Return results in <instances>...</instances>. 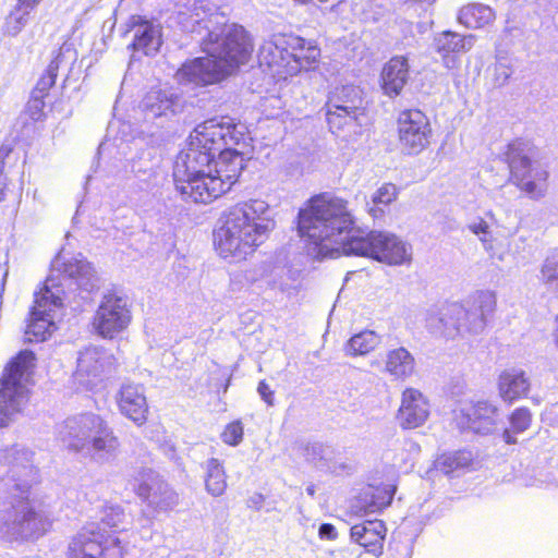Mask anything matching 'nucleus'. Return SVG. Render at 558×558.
I'll return each instance as SVG.
<instances>
[{
    "instance_id": "f257e3e1",
    "label": "nucleus",
    "mask_w": 558,
    "mask_h": 558,
    "mask_svg": "<svg viewBox=\"0 0 558 558\" xmlns=\"http://www.w3.org/2000/svg\"><path fill=\"white\" fill-rule=\"evenodd\" d=\"M347 203L338 197L322 194L313 197L299 213L298 229L325 257L341 254L368 256L389 265H400L411 259L410 246L393 234L372 231L363 234L354 229Z\"/></svg>"
},
{
    "instance_id": "f03ea898",
    "label": "nucleus",
    "mask_w": 558,
    "mask_h": 558,
    "mask_svg": "<svg viewBox=\"0 0 558 558\" xmlns=\"http://www.w3.org/2000/svg\"><path fill=\"white\" fill-rule=\"evenodd\" d=\"M33 453L19 446L0 450V492L5 500L0 506V535L10 538H37L50 527V522L35 510L28 499L36 480Z\"/></svg>"
},
{
    "instance_id": "7ed1b4c3",
    "label": "nucleus",
    "mask_w": 558,
    "mask_h": 558,
    "mask_svg": "<svg viewBox=\"0 0 558 558\" xmlns=\"http://www.w3.org/2000/svg\"><path fill=\"white\" fill-rule=\"evenodd\" d=\"M202 22L207 31L202 49L207 57L185 62L177 72L181 83L202 86L218 83L246 63L252 54L253 45L243 26L227 24L219 13H211Z\"/></svg>"
},
{
    "instance_id": "20e7f679",
    "label": "nucleus",
    "mask_w": 558,
    "mask_h": 558,
    "mask_svg": "<svg viewBox=\"0 0 558 558\" xmlns=\"http://www.w3.org/2000/svg\"><path fill=\"white\" fill-rule=\"evenodd\" d=\"M269 205L251 199L230 207L214 232V244L223 258L245 259L263 244L275 228Z\"/></svg>"
},
{
    "instance_id": "39448f33",
    "label": "nucleus",
    "mask_w": 558,
    "mask_h": 558,
    "mask_svg": "<svg viewBox=\"0 0 558 558\" xmlns=\"http://www.w3.org/2000/svg\"><path fill=\"white\" fill-rule=\"evenodd\" d=\"M496 307V296L490 291H478L465 304L457 302L432 306L425 313V327L438 337L453 339L465 333L484 330L487 317Z\"/></svg>"
},
{
    "instance_id": "423d86ee",
    "label": "nucleus",
    "mask_w": 558,
    "mask_h": 558,
    "mask_svg": "<svg viewBox=\"0 0 558 558\" xmlns=\"http://www.w3.org/2000/svg\"><path fill=\"white\" fill-rule=\"evenodd\" d=\"M58 433L70 451L88 456L97 462H109L118 454L119 440L98 414L88 412L68 417Z\"/></svg>"
},
{
    "instance_id": "0eeeda50",
    "label": "nucleus",
    "mask_w": 558,
    "mask_h": 558,
    "mask_svg": "<svg viewBox=\"0 0 558 558\" xmlns=\"http://www.w3.org/2000/svg\"><path fill=\"white\" fill-rule=\"evenodd\" d=\"M234 126L208 120L198 124L189 137V146L177 157L173 180L186 181L192 175L211 170V161L225 145L234 141Z\"/></svg>"
},
{
    "instance_id": "6e6552de",
    "label": "nucleus",
    "mask_w": 558,
    "mask_h": 558,
    "mask_svg": "<svg viewBox=\"0 0 558 558\" xmlns=\"http://www.w3.org/2000/svg\"><path fill=\"white\" fill-rule=\"evenodd\" d=\"M35 355L21 351L4 367L0 378V427H5L28 402L27 381Z\"/></svg>"
},
{
    "instance_id": "1a4fd4ad",
    "label": "nucleus",
    "mask_w": 558,
    "mask_h": 558,
    "mask_svg": "<svg viewBox=\"0 0 558 558\" xmlns=\"http://www.w3.org/2000/svg\"><path fill=\"white\" fill-rule=\"evenodd\" d=\"M510 180L531 198L539 199L547 191V170L536 160L534 148L525 142L515 141L506 153Z\"/></svg>"
},
{
    "instance_id": "9d476101",
    "label": "nucleus",
    "mask_w": 558,
    "mask_h": 558,
    "mask_svg": "<svg viewBox=\"0 0 558 558\" xmlns=\"http://www.w3.org/2000/svg\"><path fill=\"white\" fill-rule=\"evenodd\" d=\"M62 295L63 290L57 280L49 276L44 288L35 293V304L25 330L27 341H45L51 335L54 329V313L62 306Z\"/></svg>"
},
{
    "instance_id": "9b49d317",
    "label": "nucleus",
    "mask_w": 558,
    "mask_h": 558,
    "mask_svg": "<svg viewBox=\"0 0 558 558\" xmlns=\"http://www.w3.org/2000/svg\"><path fill=\"white\" fill-rule=\"evenodd\" d=\"M120 539L106 533L99 524L83 526L68 546V558H123Z\"/></svg>"
},
{
    "instance_id": "f8f14e48",
    "label": "nucleus",
    "mask_w": 558,
    "mask_h": 558,
    "mask_svg": "<svg viewBox=\"0 0 558 558\" xmlns=\"http://www.w3.org/2000/svg\"><path fill=\"white\" fill-rule=\"evenodd\" d=\"M131 318L128 300L123 296L108 293L102 296L92 325L98 336L112 339L129 326Z\"/></svg>"
},
{
    "instance_id": "ddd939ff",
    "label": "nucleus",
    "mask_w": 558,
    "mask_h": 558,
    "mask_svg": "<svg viewBox=\"0 0 558 558\" xmlns=\"http://www.w3.org/2000/svg\"><path fill=\"white\" fill-rule=\"evenodd\" d=\"M398 135L402 153L417 155L428 145L432 126L427 116L418 109H408L398 117Z\"/></svg>"
},
{
    "instance_id": "4468645a",
    "label": "nucleus",
    "mask_w": 558,
    "mask_h": 558,
    "mask_svg": "<svg viewBox=\"0 0 558 558\" xmlns=\"http://www.w3.org/2000/svg\"><path fill=\"white\" fill-rule=\"evenodd\" d=\"M116 359L107 350L99 347H88L78 352L75 380L92 389L101 377L112 371Z\"/></svg>"
},
{
    "instance_id": "2eb2a0df",
    "label": "nucleus",
    "mask_w": 558,
    "mask_h": 558,
    "mask_svg": "<svg viewBox=\"0 0 558 558\" xmlns=\"http://www.w3.org/2000/svg\"><path fill=\"white\" fill-rule=\"evenodd\" d=\"M361 89L354 85L337 87L327 101V122L330 129H341L356 119L362 108Z\"/></svg>"
},
{
    "instance_id": "dca6fc26",
    "label": "nucleus",
    "mask_w": 558,
    "mask_h": 558,
    "mask_svg": "<svg viewBox=\"0 0 558 558\" xmlns=\"http://www.w3.org/2000/svg\"><path fill=\"white\" fill-rule=\"evenodd\" d=\"M137 481V495L153 509L168 511L178 505L179 495L155 471L142 470Z\"/></svg>"
},
{
    "instance_id": "f3484780",
    "label": "nucleus",
    "mask_w": 558,
    "mask_h": 558,
    "mask_svg": "<svg viewBox=\"0 0 558 558\" xmlns=\"http://www.w3.org/2000/svg\"><path fill=\"white\" fill-rule=\"evenodd\" d=\"M186 101L173 87L150 89L142 100V110L146 120H171L185 108Z\"/></svg>"
},
{
    "instance_id": "a211bd4d",
    "label": "nucleus",
    "mask_w": 558,
    "mask_h": 558,
    "mask_svg": "<svg viewBox=\"0 0 558 558\" xmlns=\"http://www.w3.org/2000/svg\"><path fill=\"white\" fill-rule=\"evenodd\" d=\"M54 270L73 280L76 289L90 294L100 288V279L93 265L81 254L64 258L59 255L52 263Z\"/></svg>"
},
{
    "instance_id": "6ab92c4d",
    "label": "nucleus",
    "mask_w": 558,
    "mask_h": 558,
    "mask_svg": "<svg viewBox=\"0 0 558 558\" xmlns=\"http://www.w3.org/2000/svg\"><path fill=\"white\" fill-rule=\"evenodd\" d=\"M177 191L193 203L207 204L228 192V186L221 185L211 173V170L204 174L192 175L186 181H174Z\"/></svg>"
},
{
    "instance_id": "aec40b11",
    "label": "nucleus",
    "mask_w": 558,
    "mask_h": 558,
    "mask_svg": "<svg viewBox=\"0 0 558 558\" xmlns=\"http://www.w3.org/2000/svg\"><path fill=\"white\" fill-rule=\"evenodd\" d=\"M429 416V403L425 396L415 388H407L401 395V404L397 421L403 429L417 428Z\"/></svg>"
},
{
    "instance_id": "412c9836",
    "label": "nucleus",
    "mask_w": 558,
    "mask_h": 558,
    "mask_svg": "<svg viewBox=\"0 0 558 558\" xmlns=\"http://www.w3.org/2000/svg\"><path fill=\"white\" fill-rule=\"evenodd\" d=\"M498 408L494 403L480 400L472 401L461 409L465 427L476 434H490L497 425Z\"/></svg>"
},
{
    "instance_id": "4be33fe9",
    "label": "nucleus",
    "mask_w": 558,
    "mask_h": 558,
    "mask_svg": "<svg viewBox=\"0 0 558 558\" xmlns=\"http://www.w3.org/2000/svg\"><path fill=\"white\" fill-rule=\"evenodd\" d=\"M120 412L136 425H143L147 420L148 404L144 387L134 384H124L118 395Z\"/></svg>"
},
{
    "instance_id": "5701e85b",
    "label": "nucleus",
    "mask_w": 558,
    "mask_h": 558,
    "mask_svg": "<svg viewBox=\"0 0 558 558\" xmlns=\"http://www.w3.org/2000/svg\"><path fill=\"white\" fill-rule=\"evenodd\" d=\"M132 23L134 39L131 47L134 50L143 51L146 56L156 54L162 44L160 26L144 20L140 15L132 16Z\"/></svg>"
},
{
    "instance_id": "b1692460",
    "label": "nucleus",
    "mask_w": 558,
    "mask_h": 558,
    "mask_svg": "<svg viewBox=\"0 0 558 558\" xmlns=\"http://www.w3.org/2000/svg\"><path fill=\"white\" fill-rule=\"evenodd\" d=\"M497 386L501 400L511 404L527 396L531 383L524 371L508 368L498 376Z\"/></svg>"
},
{
    "instance_id": "393cba45",
    "label": "nucleus",
    "mask_w": 558,
    "mask_h": 558,
    "mask_svg": "<svg viewBox=\"0 0 558 558\" xmlns=\"http://www.w3.org/2000/svg\"><path fill=\"white\" fill-rule=\"evenodd\" d=\"M217 153L218 160L215 162L214 178L221 182V185L228 186L229 191L244 168V157L238 150L228 148L227 145Z\"/></svg>"
},
{
    "instance_id": "a878e982",
    "label": "nucleus",
    "mask_w": 558,
    "mask_h": 558,
    "mask_svg": "<svg viewBox=\"0 0 558 558\" xmlns=\"http://www.w3.org/2000/svg\"><path fill=\"white\" fill-rule=\"evenodd\" d=\"M381 88L389 97L400 95L409 78V63L403 56L392 57L383 68Z\"/></svg>"
},
{
    "instance_id": "bb28decb",
    "label": "nucleus",
    "mask_w": 558,
    "mask_h": 558,
    "mask_svg": "<svg viewBox=\"0 0 558 558\" xmlns=\"http://www.w3.org/2000/svg\"><path fill=\"white\" fill-rule=\"evenodd\" d=\"M385 535L386 526L380 520H367L351 527L352 539L373 554L381 553Z\"/></svg>"
},
{
    "instance_id": "cd10ccee",
    "label": "nucleus",
    "mask_w": 558,
    "mask_h": 558,
    "mask_svg": "<svg viewBox=\"0 0 558 558\" xmlns=\"http://www.w3.org/2000/svg\"><path fill=\"white\" fill-rule=\"evenodd\" d=\"M288 47H290V62L295 63V65H290V73L310 69L320 57V50L317 46L299 36L289 35Z\"/></svg>"
},
{
    "instance_id": "c85d7f7f",
    "label": "nucleus",
    "mask_w": 558,
    "mask_h": 558,
    "mask_svg": "<svg viewBox=\"0 0 558 558\" xmlns=\"http://www.w3.org/2000/svg\"><path fill=\"white\" fill-rule=\"evenodd\" d=\"M415 371V359L403 347L388 350L385 356L384 372L395 379L405 380Z\"/></svg>"
},
{
    "instance_id": "c756f323",
    "label": "nucleus",
    "mask_w": 558,
    "mask_h": 558,
    "mask_svg": "<svg viewBox=\"0 0 558 558\" xmlns=\"http://www.w3.org/2000/svg\"><path fill=\"white\" fill-rule=\"evenodd\" d=\"M290 47H288V36H276L274 40L265 41L258 51V60L260 65H267L272 69L275 66H290L289 58Z\"/></svg>"
},
{
    "instance_id": "7c9ffc66",
    "label": "nucleus",
    "mask_w": 558,
    "mask_h": 558,
    "mask_svg": "<svg viewBox=\"0 0 558 558\" xmlns=\"http://www.w3.org/2000/svg\"><path fill=\"white\" fill-rule=\"evenodd\" d=\"M202 466L205 473L206 492L214 497L223 495L227 489V475L223 464L218 459L210 458Z\"/></svg>"
},
{
    "instance_id": "2f4dec72",
    "label": "nucleus",
    "mask_w": 558,
    "mask_h": 558,
    "mask_svg": "<svg viewBox=\"0 0 558 558\" xmlns=\"http://www.w3.org/2000/svg\"><path fill=\"white\" fill-rule=\"evenodd\" d=\"M381 343V336L374 330L365 329L353 335L344 345V352L350 356L366 355Z\"/></svg>"
},
{
    "instance_id": "473e14b6",
    "label": "nucleus",
    "mask_w": 558,
    "mask_h": 558,
    "mask_svg": "<svg viewBox=\"0 0 558 558\" xmlns=\"http://www.w3.org/2000/svg\"><path fill=\"white\" fill-rule=\"evenodd\" d=\"M458 19L468 28H481L493 22L495 14L488 5L471 3L460 10Z\"/></svg>"
},
{
    "instance_id": "72a5a7b5",
    "label": "nucleus",
    "mask_w": 558,
    "mask_h": 558,
    "mask_svg": "<svg viewBox=\"0 0 558 558\" xmlns=\"http://www.w3.org/2000/svg\"><path fill=\"white\" fill-rule=\"evenodd\" d=\"M474 37L470 36H461L458 33L453 32H442L435 38V47L437 51L442 53L450 52H461L468 51L473 46Z\"/></svg>"
},
{
    "instance_id": "f704fd0d",
    "label": "nucleus",
    "mask_w": 558,
    "mask_h": 558,
    "mask_svg": "<svg viewBox=\"0 0 558 558\" xmlns=\"http://www.w3.org/2000/svg\"><path fill=\"white\" fill-rule=\"evenodd\" d=\"M510 428H506L502 434V440L508 445H514L518 442L513 434H520L530 428L532 423V413L527 408L515 409L510 417Z\"/></svg>"
},
{
    "instance_id": "c9c22d12",
    "label": "nucleus",
    "mask_w": 558,
    "mask_h": 558,
    "mask_svg": "<svg viewBox=\"0 0 558 558\" xmlns=\"http://www.w3.org/2000/svg\"><path fill=\"white\" fill-rule=\"evenodd\" d=\"M303 456L305 460L316 468L332 470L335 468L332 459L335 451L330 446L320 442H311L304 447Z\"/></svg>"
},
{
    "instance_id": "e433bc0d",
    "label": "nucleus",
    "mask_w": 558,
    "mask_h": 558,
    "mask_svg": "<svg viewBox=\"0 0 558 558\" xmlns=\"http://www.w3.org/2000/svg\"><path fill=\"white\" fill-rule=\"evenodd\" d=\"M33 11L16 3L4 20L3 33L11 37L17 36L28 24Z\"/></svg>"
},
{
    "instance_id": "4c0bfd02",
    "label": "nucleus",
    "mask_w": 558,
    "mask_h": 558,
    "mask_svg": "<svg viewBox=\"0 0 558 558\" xmlns=\"http://www.w3.org/2000/svg\"><path fill=\"white\" fill-rule=\"evenodd\" d=\"M472 461V453L459 450L441 454L435 462L436 469L445 474H450L458 469L468 466Z\"/></svg>"
},
{
    "instance_id": "58836bf2",
    "label": "nucleus",
    "mask_w": 558,
    "mask_h": 558,
    "mask_svg": "<svg viewBox=\"0 0 558 558\" xmlns=\"http://www.w3.org/2000/svg\"><path fill=\"white\" fill-rule=\"evenodd\" d=\"M539 279L549 290L558 291V250L545 258Z\"/></svg>"
},
{
    "instance_id": "ea45409f",
    "label": "nucleus",
    "mask_w": 558,
    "mask_h": 558,
    "mask_svg": "<svg viewBox=\"0 0 558 558\" xmlns=\"http://www.w3.org/2000/svg\"><path fill=\"white\" fill-rule=\"evenodd\" d=\"M468 229L478 238L485 252L493 256L494 236L488 222L483 218H476L468 225Z\"/></svg>"
},
{
    "instance_id": "a19ab883",
    "label": "nucleus",
    "mask_w": 558,
    "mask_h": 558,
    "mask_svg": "<svg viewBox=\"0 0 558 558\" xmlns=\"http://www.w3.org/2000/svg\"><path fill=\"white\" fill-rule=\"evenodd\" d=\"M97 518L109 527H118L124 519V512L119 506L104 505Z\"/></svg>"
},
{
    "instance_id": "79ce46f5",
    "label": "nucleus",
    "mask_w": 558,
    "mask_h": 558,
    "mask_svg": "<svg viewBox=\"0 0 558 558\" xmlns=\"http://www.w3.org/2000/svg\"><path fill=\"white\" fill-rule=\"evenodd\" d=\"M74 60H75L74 51L71 49V47L69 45H63L60 47V49H59L57 56L53 58V60L49 63L45 73L57 78L59 66L68 61H74Z\"/></svg>"
},
{
    "instance_id": "37998d69",
    "label": "nucleus",
    "mask_w": 558,
    "mask_h": 558,
    "mask_svg": "<svg viewBox=\"0 0 558 558\" xmlns=\"http://www.w3.org/2000/svg\"><path fill=\"white\" fill-rule=\"evenodd\" d=\"M221 439L230 446H238L243 439V425L240 421L229 423L221 433Z\"/></svg>"
},
{
    "instance_id": "c03bdc74",
    "label": "nucleus",
    "mask_w": 558,
    "mask_h": 558,
    "mask_svg": "<svg viewBox=\"0 0 558 558\" xmlns=\"http://www.w3.org/2000/svg\"><path fill=\"white\" fill-rule=\"evenodd\" d=\"M43 96L34 95L32 93L31 99L27 102V111L29 113V117L38 121L44 116V108H45V101Z\"/></svg>"
},
{
    "instance_id": "a18cd8bd",
    "label": "nucleus",
    "mask_w": 558,
    "mask_h": 558,
    "mask_svg": "<svg viewBox=\"0 0 558 558\" xmlns=\"http://www.w3.org/2000/svg\"><path fill=\"white\" fill-rule=\"evenodd\" d=\"M511 75L512 69L506 63L498 62L494 69V84L501 87L507 84Z\"/></svg>"
},
{
    "instance_id": "49530a36",
    "label": "nucleus",
    "mask_w": 558,
    "mask_h": 558,
    "mask_svg": "<svg viewBox=\"0 0 558 558\" xmlns=\"http://www.w3.org/2000/svg\"><path fill=\"white\" fill-rule=\"evenodd\" d=\"M396 198V187L392 184L381 186L374 195L373 201L377 204H390Z\"/></svg>"
},
{
    "instance_id": "de8ad7c7",
    "label": "nucleus",
    "mask_w": 558,
    "mask_h": 558,
    "mask_svg": "<svg viewBox=\"0 0 558 558\" xmlns=\"http://www.w3.org/2000/svg\"><path fill=\"white\" fill-rule=\"evenodd\" d=\"M54 83H56V78L52 77L51 75H48L45 73L39 78V81L36 84V87L34 88V90L32 93H34V95L45 97L48 94V90L54 85Z\"/></svg>"
},
{
    "instance_id": "09e8293b",
    "label": "nucleus",
    "mask_w": 558,
    "mask_h": 558,
    "mask_svg": "<svg viewBox=\"0 0 558 558\" xmlns=\"http://www.w3.org/2000/svg\"><path fill=\"white\" fill-rule=\"evenodd\" d=\"M10 153H11V148L9 146L2 145L0 147V201L3 199L4 192H5V186H7L5 178H4L3 173H2V170H3V159L5 157H8Z\"/></svg>"
},
{
    "instance_id": "8fccbe9b",
    "label": "nucleus",
    "mask_w": 558,
    "mask_h": 558,
    "mask_svg": "<svg viewBox=\"0 0 558 558\" xmlns=\"http://www.w3.org/2000/svg\"><path fill=\"white\" fill-rule=\"evenodd\" d=\"M257 391L267 405H274V391L265 380L259 381Z\"/></svg>"
},
{
    "instance_id": "3c124183",
    "label": "nucleus",
    "mask_w": 558,
    "mask_h": 558,
    "mask_svg": "<svg viewBox=\"0 0 558 558\" xmlns=\"http://www.w3.org/2000/svg\"><path fill=\"white\" fill-rule=\"evenodd\" d=\"M318 534L320 538L333 541L337 538L338 534L336 527L330 523H323L319 526Z\"/></svg>"
},
{
    "instance_id": "603ef678",
    "label": "nucleus",
    "mask_w": 558,
    "mask_h": 558,
    "mask_svg": "<svg viewBox=\"0 0 558 558\" xmlns=\"http://www.w3.org/2000/svg\"><path fill=\"white\" fill-rule=\"evenodd\" d=\"M392 496L390 495L387 500L381 499L380 501L372 500L366 507V512H376L390 505Z\"/></svg>"
},
{
    "instance_id": "864d4df0",
    "label": "nucleus",
    "mask_w": 558,
    "mask_h": 558,
    "mask_svg": "<svg viewBox=\"0 0 558 558\" xmlns=\"http://www.w3.org/2000/svg\"><path fill=\"white\" fill-rule=\"evenodd\" d=\"M41 1L43 0H16V3H19L25 8L35 10L40 4Z\"/></svg>"
},
{
    "instance_id": "5fc2aeb1",
    "label": "nucleus",
    "mask_w": 558,
    "mask_h": 558,
    "mask_svg": "<svg viewBox=\"0 0 558 558\" xmlns=\"http://www.w3.org/2000/svg\"><path fill=\"white\" fill-rule=\"evenodd\" d=\"M306 493H307L310 496H314V495H315V486H314V485H310V486H307V488H306Z\"/></svg>"
},
{
    "instance_id": "6e6d98bb",
    "label": "nucleus",
    "mask_w": 558,
    "mask_h": 558,
    "mask_svg": "<svg viewBox=\"0 0 558 558\" xmlns=\"http://www.w3.org/2000/svg\"><path fill=\"white\" fill-rule=\"evenodd\" d=\"M7 277V275L4 276ZM5 278L2 279V287H4Z\"/></svg>"
}]
</instances>
